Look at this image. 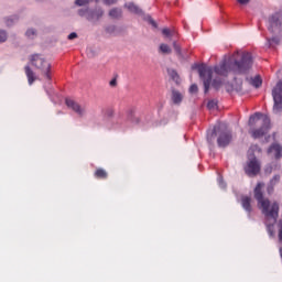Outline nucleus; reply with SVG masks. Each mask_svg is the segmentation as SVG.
I'll return each mask as SVG.
<instances>
[{"label": "nucleus", "instance_id": "ddd939ff", "mask_svg": "<svg viewBox=\"0 0 282 282\" xmlns=\"http://www.w3.org/2000/svg\"><path fill=\"white\" fill-rule=\"evenodd\" d=\"M24 70L29 80V85H33L34 80H36V75L34 74V70L30 68V66H25Z\"/></svg>", "mask_w": 282, "mask_h": 282}, {"label": "nucleus", "instance_id": "f3484780", "mask_svg": "<svg viewBox=\"0 0 282 282\" xmlns=\"http://www.w3.org/2000/svg\"><path fill=\"white\" fill-rule=\"evenodd\" d=\"M109 17H111V19H120V17H122V9L119 8H113L109 11Z\"/></svg>", "mask_w": 282, "mask_h": 282}, {"label": "nucleus", "instance_id": "f03ea898", "mask_svg": "<svg viewBox=\"0 0 282 282\" xmlns=\"http://www.w3.org/2000/svg\"><path fill=\"white\" fill-rule=\"evenodd\" d=\"M264 184L258 183L254 188V198L258 202V208L261 210L262 215L265 217L267 230L270 237H274V224L279 219V203L276 200H270L263 197Z\"/></svg>", "mask_w": 282, "mask_h": 282}, {"label": "nucleus", "instance_id": "f8f14e48", "mask_svg": "<svg viewBox=\"0 0 282 282\" xmlns=\"http://www.w3.org/2000/svg\"><path fill=\"white\" fill-rule=\"evenodd\" d=\"M252 202V198L250 196H242L241 204L242 208L247 210V213H252V206L250 205Z\"/></svg>", "mask_w": 282, "mask_h": 282}, {"label": "nucleus", "instance_id": "bb28decb", "mask_svg": "<svg viewBox=\"0 0 282 282\" xmlns=\"http://www.w3.org/2000/svg\"><path fill=\"white\" fill-rule=\"evenodd\" d=\"M216 107H217V100L212 99V100L208 101L207 108H208L209 110H213V109H215Z\"/></svg>", "mask_w": 282, "mask_h": 282}, {"label": "nucleus", "instance_id": "2eb2a0df", "mask_svg": "<svg viewBox=\"0 0 282 282\" xmlns=\"http://www.w3.org/2000/svg\"><path fill=\"white\" fill-rule=\"evenodd\" d=\"M162 34L163 36H165V39H175L177 36V31L175 29H163L162 30Z\"/></svg>", "mask_w": 282, "mask_h": 282}, {"label": "nucleus", "instance_id": "f257e3e1", "mask_svg": "<svg viewBox=\"0 0 282 282\" xmlns=\"http://www.w3.org/2000/svg\"><path fill=\"white\" fill-rule=\"evenodd\" d=\"M252 54L238 51L230 57L225 58L219 65L214 67L217 76H228V74H248L252 69Z\"/></svg>", "mask_w": 282, "mask_h": 282}, {"label": "nucleus", "instance_id": "423d86ee", "mask_svg": "<svg viewBox=\"0 0 282 282\" xmlns=\"http://www.w3.org/2000/svg\"><path fill=\"white\" fill-rule=\"evenodd\" d=\"M198 74L204 83V93L208 94L210 84L213 83V67L205 64L198 65Z\"/></svg>", "mask_w": 282, "mask_h": 282}, {"label": "nucleus", "instance_id": "4468645a", "mask_svg": "<svg viewBox=\"0 0 282 282\" xmlns=\"http://www.w3.org/2000/svg\"><path fill=\"white\" fill-rule=\"evenodd\" d=\"M124 8H127L129 12H131L132 14H142V9L135 6V3H132V2L126 3Z\"/></svg>", "mask_w": 282, "mask_h": 282}, {"label": "nucleus", "instance_id": "c756f323", "mask_svg": "<svg viewBox=\"0 0 282 282\" xmlns=\"http://www.w3.org/2000/svg\"><path fill=\"white\" fill-rule=\"evenodd\" d=\"M215 133H217V128H214V130L212 131V135H210V133L207 134L208 142L213 141V135H215Z\"/></svg>", "mask_w": 282, "mask_h": 282}, {"label": "nucleus", "instance_id": "cd10ccee", "mask_svg": "<svg viewBox=\"0 0 282 282\" xmlns=\"http://www.w3.org/2000/svg\"><path fill=\"white\" fill-rule=\"evenodd\" d=\"M173 47H174L176 54H182V48L180 47V45L177 44L176 41L173 42Z\"/></svg>", "mask_w": 282, "mask_h": 282}, {"label": "nucleus", "instance_id": "a19ab883", "mask_svg": "<svg viewBox=\"0 0 282 282\" xmlns=\"http://www.w3.org/2000/svg\"><path fill=\"white\" fill-rule=\"evenodd\" d=\"M195 67H197V65L193 66V69H195Z\"/></svg>", "mask_w": 282, "mask_h": 282}, {"label": "nucleus", "instance_id": "4be33fe9", "mask_svg": "<svg viewBox=\"0 0 282 282\" xmlns=\"http://www.w3.org/2000/svg\"><path fill=\"white\" fill-rule=\"evenodd\" d=\"M91 1H95V3H100V0H76V6H87V3H91Z\"/></svg>", "mask_w": 282, "mask_h": 282}, {"label": "nucleus", "instance_id": "dca6fc26", "mask_svg": "<svg viewBox=\"0 0 282 282\" xmlns=\"http://www.w3.org/2000/svg\"><path fill=\"white\" fill-rule=\"evenodd\" d=\"M184 96L182 95V93L177 90H172V101L174 102V105H180V102H182Z\"/></svg>", "mask_w": 282, "mask_h": 282}, {"label": "nucleus", "instance_id": "7ed1b4c3", "mask_svg": "<svg viewBox=\"0 0 282 282\" xmlns=\"http://www.w3.org/2000/svg\"><path fill=\"white\" fill-rule=\"evenodd\" d=\"M249 127H260L251 129L252 138H263L270 131V117L264 113L256 112L249 118Z\"/></svg>", "mask_w": 282, "mask_h": 282}, {"label": "nucleus", "instance_id": "a211bd4d", "mask_svg": "<svg viewBox=\"0 0 282 282\" xmlns=\"http://www.w3.org/2000/svg\"><path fill=\"white\" fill-rule=\"evenodd\" d=\"M281 180V176L275 175L273 180L270 181V185L268 186V193L269 195L274 191V184H279V181Z\"/></svg>", "mask_w": 282, "mask_h": 282}, {"label": "nucleus", "instance_id": "2f4dec72", "mask_svg": "<svg viewBox=\"0 0 282 282\" xmlns=\"http://www.w3.org/2000/svg\"><path fill=\"white\" fill-rule=\"evenodd\" d=\"M218 184L220 188H226V183L224 182V178L221 176L218 177Z\"/></svg>", "mask_w": 282, "mask_h": 282}, {"label": "nucleus", "instance_id": "72a5a7b5", "mask_svg": "<svg viewBox=\"0 0 282 282\" xmlns=\"http://www.w3.org/2000/svg\"><path fill=\"white\" fill-rule=\"evenodd\" d=\"M240 6H247V3H250V0H237Z\"/></svg>", "mask_w": 282, "mask_h": 282}, {"label": "nucleus", "instance_id": "79ce46f5", "mask_svg": "<svg viewBox=\"0 0 282 282\" xmlns=\"http://www.w3.org/2000/svg\"><path fill=\"white\" fill-rule=\"evenodd\" d=\"M227 91H230V88H227Z\"/></svg>", "mask_w": 282, "mask_h": 282}, {"label": "nucleus", "instance_id": "9b49d317", "mask_svg": "<svg viewBox=\"0 0 282 282\" xmlns=\"http://www.w3.org/2000/svg\"><path fill=\"white\" fill-rule=\"evenodd\" d=\"M268 154L271 155L272 158H275L276 160L282 158L281 144H276V143L272 144L268 150Z\"/></svg>", "mask_w": 282, "mask_h": 282}, {"label": "nucleus", "instance_id": "9d476101", "mask_svg": "<svg viewBox=\"0 0 282 282\" xmlns=\"http://www.w3.org/2000/svg\"><path fill=\"white\" fill-rule=\"evenodd\" d=\"M66 107L72 109L77 113V116H85V106H80L78 102L74 101L73 99H66Z\"/></svg>", "mask_w": 282, "mask_h": 282}, {"label": "nucleus", "instance_id": "6ab92c4d", "mask_svg": "<svg viewBox=\"0 0 282 282\" xmlns=\"http://www.w3.org/2000/svg\"><path fill=\"white\" fill-rule=\"evenodd\" d=\"M159 51L161 52V54H171L173 52L171 46H169V44H165V43H162L160 45Z\"/></svg>", "mask_w": 282, "mask_h": 282}, {"label": "nucleus", "instance_id": "6e6552de", "mask_svg": "<svg viewBox=\"0 0 282 282\" xmlns=\"http://www.w3.org/2000/svg\"><path fill=\"white\" fill-rule=\"evenodd\" d=\"M230 142H232V134L230 133V131L221 132L218 135L217 143H218V147H220L221 149H225V147H228Z\"/></svg>", "mask_w": 282, "mask_h": 282}, {"label": "nucleus", "instance_id": "b1692460", "mask_svg": "<svg viewBox=\"0 0 282 282\" xmlns=\"http://www.w3.org/2000/svg\"><path fill=\"white\" fill-rule=\"evenodd\" d=\"M251 85L253 87H259L260 85H262L261 77L256 76L254 78H252L251 79Z\"/></svg>", "mask_w": 282, "mask_h": 282}, {"label": "nucleus", "instance_id": "aec40b11", "mask_svg": "<svg viewBox=\"0 0 282 282\" xmlns=\"http://www.w3.org/2000/svg\"><path fill=\"white\" fill-rule=\"evenodd\" d=\"M169 75L172 78V80H174V83H176V85H180L181 79H180V75L177 74V72H175L174 69H170Z\"/></svg>", "mask_w": 282, "mask_h": 282}, {"label": "nucleus", "instance_id": "e433bc0d", "mask_svg": "<svg viewBox=\"0 0 282 282\" xmlns=\"http://www.w3.org/2000/svg\"><path fill=\"white\" fill-rule=\"evenodd\" d=\"M270 43H271V44H272V43H279V39L273 37V39L270 40Z\"/></svg>", "mask_w": 282, "mask_h": 282}, {"label": "nucleus", "instance_id": "5701e85b", "mask_svg": "<svg viewBox=\"0 0 282 282\" xmlns=\"http://www.w3.org/2000/svg\"><path fill=\"white\" fill-rule=\"evenodd\" d=\"M224 85V82L221 79H214L212 82V86L215 88V89H221V86Z\"/></svg>", "mask_w": 282, "mask_h": 282}, {"label": "nucleus", "instance_id": "ea45409f", "mask_svg": "<svg viewBox=\"0 0 282 282\" xmlns=\"http://www.w3.org/2000/svg\"><path fill=\"white\" fill-rule=\"evenodd\" d=\"M7 25H12V20L8 19L7 20Z\"/></svg>", "mask_w": 282, "mask_h": 282}, {"label": "nucleus", "instance_id": "c85d7f7f", "mask_svg": "<svg viewBox=\"0 0 282 282\" xmlns=\"http://www.w3.org/2000/svg\"><path fill=\"white\" fill-rule=\"evenodd\" d=\"M118 3V0H104L105 6H113Z\"/></svg>", "mask_w": 282, "mask_h": 282}, {"label": "nucleus", "instance_id": "20e7f679", "mask_svg": "<svg viewBox=\"0 0 282 282\" xmlns=\"http://www.w3.org/2000/svg\"><path fill=\"white\" fill-rule=\"evenodd\" d=\"M30 61L33 67H36V69L42 72L46 80H52V74L50 73L52 69V64H50V62H47L43 55L34 54L31 56Z\"/></svg>", "mask_w": 282, "mask_h": 282}, {"label": "nucleus", "instance_id": "39448f33", "mask_svg": "<svg viewBox=\"0 0 282 282\" xmlns=\"http://www.w3.org/2000/svg\"><path fill=\"white\" fill-rule=\"evenodd\" d=\"M254 149H257V147H253L252 149L249 150L248 162L247 165L245 166V173H247V175L250 176L257 175L259 171H261V163H259L257 158L252 155Z\"/></svg>", "mask_w": 282, "mask_h": 282}, {"label": "nucleus", "instance_id": "393cba45", "mask_svg": "<svg viewBox=\"0 0 282 282\" xmlns=\"http://www.w3.org/2000/svg\"><path fill=\"white\" fill-rule=\"evenodd\" d=\"M8 41V33L4 30H0V43H6Z\"/></svg>", "mask_w": 282, "mask_h": 282}, {"label": "nucleus", "instance_id": "a878e982", "mask_svg": "<svg viewBox=\"0 0 282 282\" xmlns=\"http://www.w3.org/2000/svg\"><path fill=\"white\" fill-rule=\"evenodd\" d=\"M25 34H26L28 39H34L36 36V30L29 29Z\"/></svg>", "mask_w": 282, "mask_h": 282}, {"label": "nucleus", "instance_id": "7c9ffc66", "mask_svg": "<svg viewBox=\"0 0 282 282\" xmlns=\"http://www.w3.org/2000/svg\"><path fill=\"white\" fill-rule=\"evenodd\" d=\"M197 85L193 84L191 87H189V94H197Z\"/></svg>", "mask_w": 282, "mask_h": 282}, {"label": "nucleus", "instance_id": "c9c22d12", "mask_svg": "<svg viewBox=\"0 0 282 282\" xmlns=\"http://www.w3.org/2000/svg\"><path fill=\"white\" fill-rule=\"evenodd\" d=\"M265 173H267L268 175H270V173H272V166L267 167V169H265Z\"/></svg>", "mask_w": 282, "mask_h": 282}, {"label": "nucleus", "instance_id": "4c0bfd02", "mask_svg": "<svg viewBox=\"0 0 282 282\" xmlns=\"http://www.w3.org/2000/svg\"><path fill=\"white\" fill-rule=\"evenodd\" d=\"M150 23H151V25H153L154 28H158V24L155 23V21H153V20L150 19Z\"/></svg>", "mask_w": 282, "mask_h": 282}, {"label": "nucleus", "instance_id": "0eeeda50", "mask_svg": "<svg viewBox=\"0 0 282 282\" xmlns=\"http://www.w3.org/2000/svg\"><path fill=\"white\" fill-rule=\"evenodd\" d=\"M282 13H275L269 18V31L272 34H281Z\"/></svg>", "mask_w": 282, "mask_h": 282}, {"label": "nucleus", "instance_id": "412c9836", "mask_svg": "<svg viewBox=\"0 0 282 282\" xmlns=\"http://www.w3.org/2000/svg\"><path fill=\"white\" fill-rule=\"evenodd\" d=\"M95 176L98 177L99 180H107V171H105L104 169H98L95 172Z\"/></svg>", "mask_w": 282, "mask_h": 282}, {"label": "nucleus", "instance_id": "f704fd0d", "mask_svg": "<svg viewBox=\"0 0 282 282\" xmlns=\"http://www.w3.org/2000/svg\"><path fill=\"white\" fill-rule=\"evenodd\" d=\"M110 87H116L118 85V82L116 79L110 80L109 83Z\"/></svg>", "mask_w": 282, "mask_h": 282}, {"label": "nucleus", "instance_id": "58836bf2", "mask_svg": "<svg viewBox=\"0 0 282 282\" xmlns=\"http://www.w3.org/2000/svg\"><path fill=\"white\" fill-rule=\"evenodd\" d=\"M79 17H85V11L79 10Z\"/></svg>", "mask_w": 282, "mask_h": 282}, {"label": "nucleus", "instance_id": "1a4fd4ad", "mask_svg": "<svg viewBox=\"0 0 282 282\" xmlns=\"http://www.w3.org/2000/svg\"><path fill=\"white\" fill-rule=\"evenodd\" d=\"M102 17H105V10H102V8H97L94 11L88 12L86 19L93 23H98Z\"/></svg>", "mask_w": 282, "mask_h": 282}, {"label": "nucleus", "instance_id": "473e14b6", "mask_svg": "<svg viewBox=\"0 0 282 282\" xmlns=\"http://www.w3.org/2000/svg\"><path fill=\"white\" fill-rule=\"evenodd\" d=\"M74 39H78V34H76L75 32H73V33H70V34L68 35V40H69V41H74Z\"/></svg>", "mask_w": 282, "mask_h": 282}]
</instances>
